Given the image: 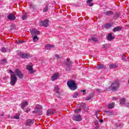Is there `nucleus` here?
I'll list each match as a JSON object with an SVG mask.
<instances>
[{
  "label": "nucleus",
  "instance_id": "obj_1",
  "mask_svg": "<svg viewBox=\"0 0 129 129\" xmlns=\"http://www.w3.org/2000/svg\"><path fill=\"white\" fill-rule=\"evenodd\" d=\"M67 84L69 88L73 91L76 90L78 87L77 86V84H76V82H75L74 80H70L68 81L67 82Z\"/></svg>",
  "mask_w": 129,
  "mask_h": 129
},
{
  "label": "nucleus",
  "instance_id": "obj_2",
  "mask_svg": "<svg viewBox=\"0 0 129 129\" xmlns=\"http://www.w3.org/2000/svg\"><path fill=\"white\" fill-rule=\"evenodd\" d=\"M30 33L33 37V42H37L39 40V37H38L37 35H40V31L36 29V28H33L32 30H30Z\"/></svg>",
  "mask_w": 129,
  "mask_h": 129
},
{
  "label": "nucleus",
  "instance_id": "obj_3",
  "mask_svg": "<svg viewBox=\"0 0 129 129\" xmlns=\"http://www.w3.org/2000/svg\"><path fill=\"white\" fill-rule=\"evenodd\" d=\"M119 88V82L118 80L114 81L108 87V89L111 91H116Z\"/></svg>",
  "mask_w": 129,
  "mask_h": 129
},
{
  "label": "nucleus",
  "instance_id": "obj_4",
  "mask_svg": "<svg viewBox=\"0 0 129 129\" xmlns=\"http://www.w3.org/2000/svg\"><path fill=\"white\" fill-rule=\"evenodd\" d=\"M43 108V106L37 104L35 107V111H32L33 113H38L39 115H42L43 114V111H42V109Z\"/></svg>",
  "mask_w": 129,
  "mask_h": 129
},
{
  "label": "nucleus",
  "instance_id": "obj_5",
  "mask_svg": "<svg viewBox=\"0 0 129 129\" xmlns=\"http://www.w3.org/2000/svg\"><path fill=\"white\" fill-rule=\"evenodd\" d=\"M10 84L12 86H15L18 81V78L16 76V75H11L10 78Z\"/></svg>",
  "mask_w": 129,
  "mask_h": 129
},
{
  "label": "nucleus",
  "instance_id": "obj_6",
  "mask_svg": "<svg viewBox=\"0 0 129 129\" xmlns=\"http://www.w3.org/2000/svg\"><path fill=\"white\" fill-rule=\"evenodd\" d=\"M15 76H18V78H20V79H23V78H24V74L20 70L16 69L15 70Z\"/></svg>",
  "mask_w": 129,
  "mask_h": 129
},
{
  "label": "nucleus",
  "instance_id": "obj_7",
  "mask_svg": "<svg viewBox=\"0 0 129 129\" xmlns=\"http://www.w3.org/2000/svg\"><path fill=\"white\" fill-rule=\"evenodd\" d=\"M18 55L20 58H22L23 59H29L30 58V55L28 53L22 52V51L18 52Z\"/></svg>",
  "mask_w": 129,
  "mask_h": 129
},
{
  "label": "nucleus",
  "instance_id": "obj_8",
  "mask_svg": "<svg viewBox=\"0 0 129 129\" xmlns=\"http://www.w3.org/2000/svg\"><path fill=\"white\" fill-rule=\"evenodd\" d=\"M49 20L45 19L39 22V26H40V27H45V28H47V27L49 26Z\"/></svg>",
  "mask_w": 129,
  "mask_h": 129
},
{
  "label": "nucleus",
  "instance_id": "obj_9",
  "mask_svg": "<svg viewBox=\"0 0 129 129\" xmlns=\"http://www.w3.org/2000/svg\"><path fill=\"white\" fill-rule=\"evenodd\" d=\"M35 123V119H27L26 122L27 126H32V124Z\"/></svg>",
  "mask_w": 129,
  "mask_h": 129
},
{
  "label": "nucleus",
  "instance_id": "obj_10",
  "mask_svg": "<svg viewBox=\"0 0 129 129\" xmlns=\"http://www.w3.org/2000/svg\"><path fill=\"white\" fill-rule=\"evenodd\" d=\"M26 69L30 72V73H31V74H34V73H35V71L33 69V63L27 65L26 66Z\"/></svg>",
  "mask_w": 129,
  "mask_h": 129
},
{
  "label": "nucleus",
  "instance_id": "obj_11",
  "mask_svg": "<svg viewBox=\"0 0 129 129\" xmlns=\"http://www.w3.org/2000/svg\"><path fill=\"white\" fill-rule=\"evenodd\" d=\"M73 120H75V121H81L82 120V117H81V115L78 114L74 115L72 117Z\"/></svg>",
  "mask_w": 129,
  "mask_h": 129
},
{
  "label": "nucleus",
  "instance_id": "obj_12",
  "mask_svg": "<svg viewBox=\"0 0 129 129\" xmlns=\"http://www.w3.org/2000/svg\"><path fill=\"white\" fill-rule=\"evenodd\" d=\"M80 108L81 109H83L84 111L87 112L88 111V108L86 107V104L85 103H81L80 104Z\"/></svg>",
  "mask_w": 129,
  "mask_h": 129
},
{
  "label": "nucleus",
  "instance_id": "obj_13",
  "mask_svg": "<svg viewBox=\"0 0 129 129\" xmlns=\"http://www.w3.org/2000/svg\"><path fill=\"white\" fill-rule=\"evenodd\" d=\"M55 113H57L56 110H54V109H49L46 112V114L47 115H51V114H55Z\"/></svg>",
  "mask_w": 129,
  "mask_h": 129
},
{
  "label": "nucleus",
  "instance_id": "obj_14",
  "mask_svg": "<svg viewBox=\"0 0 129 129\" xmlns=\"http://www.w3.org/2000/svg\"><path fill=\"white\" fill-rule=\"evenodd\" d=\"M114 39H115V37L114 36H112V33H110L107 36V40L108 41H109L110 42L112 41Z\"/></svg>",
  "mask_w": 129,
  "mask_h": 129
},
{
  "label": "nucleus",
  "instance_id": "obj_15",
  "mask_svg": "<svg viewBox=\"0 0 129 129\" xmlns=\"http://www.w3.org/2000/svg\"><path fill=\"white\" fill-rule=\"evenodd\" d=\"M60 76V75L58 73H54L53 76L51 77V80L52 81H55V80H57L58 79V77Z\"/></svg>",
  "mask_w": 129,
  "mask_h": 129
},
{
  "label": "nucleus",
  "instance_id": "obj_16",
  "mask_svg": "<svg viewBox=\"0 0 129 129\" xmlns=\"http://www.w3.org/2000/svg\"><path fill=\"white\" fill-rule=\"evenodd\" d=\"M7 18L8 20H10V21H15L16 20V16L14 15V14L10 13L8 16Z\"/></svg>",
  "mask_w": 129,
  "mask_h": 129
},
{
  "label": "nucleus",
  "instance_id": "obj_17",
  "mask_svg": "<svg viewBox=\"0 0 129 129\" xmlns=\"http://www.w3.org/2000/svg\"><path fill=\"white\" fill-rule=\"evenodd\" d=\"M96 69L98 70H101L102 69H106V66H104L103 64H98L97 66L96 67Z\"/></svg>",
  "mask_w": 129,
  "mask_h": 129
},
{
  "label": "nucleus",
  "instance_id": "obj_18",
  "mask_svg": "<svg viewBox=\"0 0 129 129\" xmlns=\"http://www.w3.org/2000/svg\"><path fill=\"white\" fill-rule=\"evenodd\" d=\"M21 106L22 109H25V107L28 106V102L26 101L22 102L21 104Z\"/></svg>",
  "mask_w": 129,
  "mask_h": 129
},
{
  "label": "nucleus",
  "instance_id": "obj_19",
  "mask_svg": "<svg viewBox=\"0 0 129 129\" xmlns=\"http://www.w3.org/2000/svg\"><path fill=\"white\" fill-rule=\"evenodd\" d=\"M64 63L66 64V66H70L71 64H72V62L70 60V59H67L64 61Z\"/></svg>",
  "mask_w": 129,
  "mask_h": 129
},
{
  "label": "nucleus",
  "instance_id": "obj_20",
  "mask_svg": "<svg viewBox=\"0 0 129 129\" xmlns=\"http://www.w3.org/2000/svg\"><path fill=\"white\" fill-rule=\"evenodd\" d=\"M121 27L120 26H117L113 28V32L115 33V32H119V31H121Z\"/></svg>",
  "mask_w": 129,
  "mask_h": 129
},
{
  "label": "nucleus",
  "instance_id": "obj_21",
  "mask_svg": "<svg viewBox=\"0 0 129 129\" xmlns=\"http://www.w3.org/2000/svg\"><path fill=\"white\" fill-rule=\"evenodd\" d=\"M112 26V23H106L104 25L105 29H110Z\"/></svg>",
  "mask_w": 129,
  "mask_h": 129
},
{
  "label": "nucleus",
  "instance_id": "obj_22",
  "mask_svg": "<svg viewBox=\"0 0 129 129\" xmlns=\"http://www.w3.org/2000/svg\"><path fill=\"white\" fill-rule=\"evenodd\" d=\"M109 67L110 69H114L115 68H117V67H118V66L114 63H112L109 65Z\"/></svg>",
  "mask_w": 129,
  "mask_h": 129
},
{
  "label": "nucleus",
  "instance_id": "obj_23",
  "mask_svg": "<svg viewBox=\"0 0 129 129\" xmlns=\"http://www.w3.org/2000/svg\"><path fill=\"white\" fill-rule=\"evenodd\" d=\"M45 47L46 50H50V49H52V48H54V47H55V45L47 44V45H45Z\"/></svg>",
  "mask_w": 129,
  "mask_h": 129
},
{
  "label": "nucleus",
  "instance_id": "obj_24",
  "mask_svg": "<svg viewBox=\"0 0 129 129\" xmlns=\"http://www.w3.org/2000/svg\"><path fill=\"white\" fill-rule=\"evenodd\" d=\"M120 16V13H119V12H116L114 15V17H113V19L114 20H116L117 19H118V18H119Z\"/></svg>",
  "mask_w": 129,
  "mask_h": 129
},
{
  "label": "nucleus",
  "instance_id": "obj_25",
  "mask_svg": "<svg viewBox=\"0 0 129 129\" xmlns=\"http://www.w3.org/2000/svg\"><path fill=\"white\" fill-rule=\"evenodd\" d=\"M108 108H109V109L114 108V102L109 103L108 106Z\"/></svg>",
  "mask_w": 129,
  "mask_h": 129
},
{
  "label": "nucleus",
  "instance_id": "obj_26",
  "mask_svg": "<svg viewBox=\"0 0 129 129\" xmlns=\"http://www.w3.org/2000/svg\"><path fill=\"white\" fill-rule=\"evenodd\" d=\"M93 0H87V4L89 7H93V3H92Z\"/></svg>",
  "mask_w": 129,
  "mask_h": 129
},
{
  "label": "nucleus",
  "instance_id": "obj_27",
  "mask_svg": "<svg viewBox=\"0 0 129 129\" xmlns=\"http://www.w3.org/2000/svg\"><path fill=\"white\" fill-rule=\"evenodd\" d=\"M104 112H105V113H107V115H113L114 113L113 112L110 111H107V110H105L104 111Z\"/></svg>",
  "mask_w": 129,
  "mask_h": 129
},
{
  "label": "nucleus",
  "instance_id": "obj_28",
  "mask_svg": "<svg viewBox=\"0 0 129 129\" xmlns=\"http://www.w3.org/2000/svg\"><path fill=\"white\" fill-rule=\"evenodd\" d=\"M113 14V12L111 11H107L106 13H105V15L106 16H110V15H112Z\"/></svg>",
  "mask_w": 129,
  "mask_h": 129
},
{
  "label": "nucleus",
  "instance_id": "obj_29",
  "mask_svg": "<svg viewBox=\"0 0 129 129\" xmlns=\"http://www.w3.org/2000/svg\"><path fill=\"white\" fill-rule=\"evenodd\" d=\"M120 104H125V98H122L120 99Z\"/></svg>",
  "mask_w": 129,
  "mask_h": 129
},
{
  "label": "nucleus",
  "instance_id": "obj_30",
  "mask_svg": "<svg viewBox=\"0 0 129 129\" xmlns=\"http://www.w3.org/2000/svg\"><path fill=\"white\" fill-rule=\"evenodd\" d=\"M71 70V67L70 66H66V71H70Z\"/></svg>",
  "mask_w": 129,
  "mask_h": 129
},
{
  "label": "nucleus",
  "instance_id": "obj_31",
  "mask_svg": "<svg viewBox=\"0 0 129 129\" xmlns=\"http://www.w3.org/2000/svg\"><path fill=\"white\" fill-rule=\"evenodd\" d=\"M59 90H60V89H59L58 86H56L54 88V91L55 92H59Z\"/></svg>",
  "mask_w": 129,
  "mask_h": 129
},
{
  "label": "nucleus",
  "instance_id": "obj_32",
  "mask_svg": "<svg viewBox=\"0 0 129 129\" xmlns=\"http://www.w3.org/2000/svg\"><path fill=\"white\" fill-rule=\"evenodd\" d=\"M7 62V59H3L1 60V64H6Z\"/></svg>",
  "mask_w": 129,
  "mask_h": 129
},
{
  "label": "nucleus",
  "instance_id": "obj_33",
  "mask_svg": "<svg viewBox=\"0 0 129 129\" xmlns=\"http://www.w3.org/2000/svg\"><path fill=\"white\" fill-rule=\"evenodd\" d=\"M22 20H23L24 21L27 20V14H24L22 17Z\"/></svg>",
  "mask_w": 129,
  "mask_h": 129
},
{
  "label": "nucleus",
  "instance_id": "obj_34",
  "mask_svg": "<svg viewBox=\"0 0 129 129\" xmlns=\"http://www.w3.org/2000/svg\"><path fill=\"white\" fill-rule=\"evenodd\" d=\"M121 57H122V60H124V61H125V62H126V61H127V60H126V56H125L124 54H123L121 55Z\"/></svg>",
  "mask_w": 129,
  "mask_h": 129
},
{
  "label": "nucleus",
  "instance_id": "obj_35",
  "mask_svg": "<svg viewBox=\"0 0 129 129\" xmlns=\"http://www.w3.org/2000/svg\"><path fill=\"white\" fill-rule=\"evenodd\" d=\"M46 12H48V6L47 5L44 7L43 10V13H46Z\"/></svg>",
  "mask_w": 129,
  "mask_h": 129
},
{
  "label": "nucleus",
  "instance_id": "obj_36",
  "mask_svg": "<svg viewBox=\"0 0 129 129\" xmlns=\"http://www.w3.org/2000/svg\"><path fill=\"white\" fill-rule=\"evenodd\" d=\"M94 41V42H97L98 40L97 38H96V37H92L91 38V39H89V41Z\"/></svg>",
  "mask_w": 129,
  "mask_h": 129
},
{
  "label": "nucleus",
  "instance_id": "obj_37",
  "mask_svg": "<svg viewBox=\"0 0 129 129\" xmlns=\"http://www.w3.org/2000/svg\"><path fill=\"white\" fill-rule=\"evenodd\" d=\"M79 94V93H78L74 94V95H73V98H77V96H78Z\"/></svg>",
  "mask_w": 129,
  "mask_h": 129
},
{
  "label": "nucleus",
  "instance_id": "obj_38",
  "mask_svg": "<svg viewBox=\"0 0 129 129\" xmlns=\"http://www.w3.org/2000/svg\"><path fill=\"white\" fill-rule=\"evenodd\" d=\"M79 112H81V109H78L75 110V113H78Z\"/></svg>",
  "mask_w": 129,
  "mask_h": 129
},
{
  "label": "nucleus",
  "instance_id": "obj_39",
  "mask_svg": "<svg viewBox=\"0 0 129 129\" xmlns=\"http://www.w3.org/2000/svg\"><path fill=\"white\" fill-rule=\"evenodd\" d=\"M30 7L32 8L33 10H35L36 9V6L33 4H30Z\"/></svg>",
  "mask_w": 129,
  "mask_h": 129
},
{
  "label": "nucleus",
  "instance_id": "obj_40",
  "mask_svg": "<svg viewBox=\"0 0 129 129\" xmlns=\"http://www.w3.org/2000/svg\"><path fill=\"white\" fill-rule=\"evenodd\" d=\"M81 92H83V95H85L86 94V90H83L81 91Z\"/></svg>",
  "mask_w": 129,
  "mask_h": 129
},
{
  "label": "nucleus",
  "instance_id": "obj_41",
  "mask_svg": "<svg viewBox=\"0 0 129 129\" xmlns=\"http://www.w3.org/2000/svg\"><path fill=\"white\" fill-rule=\"evenodd\" d=\"M98 113H99V112L98 111H96L95 112V115L98 119H99V118H98Z\"/></svg>",
  "mask_w": 129,
  "mask_h": 129
},
{
  "label": "nucleus",
  "instance_id": "obj_42",
  "mask_svg": "<svg viewBox=\"0 0 129 129\" xmlns=\"http://www.w3.org/2000/svg\"><path fill=\"white\" fill-rule=\"evenodd\" d=\"M96 91L97 92H102V90L101 89H96Z\"/></svg>",
  "mask_w": 129,
  "mask_h": 129
},
{
  "label": "nucleus",
  "instance_id": "obj_43",
  "mask_svg": "<svg viewBox=\"0 0 129 129\" xmlns=\"http://www.w3.org/2000/svg\"><path fill=\"white\" fill-rule=\"evenodd\" d=\"M17 43H18V44H23V43H25V41H24V40H23V41L19 40V41H18Z\"/></svg>",
  "mask_w": 129,
  "mask_h": 129
},
{
  "label": "nucleus",
  "instance_id": "obj_44",
  "mask_svg": "<svg viewBox=\"0 0 129 129\" xmlns=\"http://www.w3.org/2000/svg\"><path fill=\"white\" fill-rule=\"evenodd\" d=\"M1 51L2 52H3V53H4L5 52H7V49H6V48L4 47L2 49Z\"/></svg>",
  "mask_w": 129,
  "mask_h": 129
},
{
  "label": "nucleus",
  "instance_id": "obj_45",
  "mask_svg": "<svg viewBox=\"0 0 129 129\" xmlns=\"http://www.w3.org/2000/svg\"><path fill=\"white\" fill-rule=\"evenodd\" d=\"M55 95L57 97H59V96H60V92H55Z\"/></svg>",
  "mask_w": 129,
  "mask_h": 129
},
{
  "label": "nucleus",
  "instance_id": "obj_46",
  "mask_svg": "<svg viewBox=\"0 0 129 129\" xmlns=\"http://www.w3.org/2000/svg\"><path fill=\"white\" fill-rule=\"evenodd\" d=\"M89 96L90 97H91V98H93V96H94V93H91V94H90Z\"/></svg>",
  "mask_w": 129,
  "mask_h": 129
},
{
  "label": "nucleus",
  "instance_id": "obj_47",
  "mask_svg": "<svg viewBox=\"0 0 129 129\" xmlns=\"http://www.w3.org/2000/svg\"><path fill=\"white\" fill-rule=\"evenodd\" d=\"M92 99V98L90 97L89 96V97H88L87 98H86V99H85V100H86V101H88Z\"/></svg>",
  "mask_w": 129,
  "mask_h": 129
},
{
  "label": "nucleus",
  "instance_id": "obj_48",
  "mask_svg": "<svg viewBox=\"0 0 129 129\" xmlns=\"http://www.w3.org/2000/svg\"><path fill=\"white\" fill-rule=\"evenodd\" d=\"M30 109L29 108H27L26 110L25 111V112H27V113H29V111H30Z\"/></svg>",
  "mask_w": 129,
  "mask_h": 129
},
{
  "label": "nucleus",
  "instance_id": "obj_49",
  "mask_svg": "<svg viewBox=\"0 0 129 129\" xmlns=\"http://www.w3.org/2000/svg\"><path fill=\"white\" fill-rule=\"evenodd\" d=\"M15 119H19V118H20V116H19V115H16V116H14V117Z\"/></svg>",
  "mask_w": 129,
  "mask_h": 129
},
{
  "label": "nucleus",
  "instance_id": "obj_50",
  "mask_svg": "<svg viewBox=\"0 0 129 129\" xmlns=\"http://www.w3.org/2000/svg\"><path fill=\"white\" fill-rule=\"evenodd\" d=\"M107 47V44H105L103 45V47L104 48V49H106Z\"/></svg>",
  "mask_w": 129,
  "mask_h": 129
},
{
  "label": "nucleus",
  "instance_id": "obj_51",
  "mask_svg": "<svg viewBox=\"0 0 129 129\" xmlns=\"http://www.w3.org/2000/svg\"><path fill=\"white\" fill-rule=\"evenodd\" d=\"M9 72H10V73H11V74H13V75H14V74H15V72H14L13 71H12V70H9Z\"/></svg>",
  "mask_w": 129,
  "mask_h": 129
},
{
  "label": "nucleus",
  "instance_id": "obj_52",
  "mask_svg": "<svg viewBox=\"0 0 129 129\" xmlns=\"http://www.w3.org/2000/svg\"><path fill=\"white\" fill-rule=\"evenodd\" d=\"M56 58H57V59H61V57L58 55H55Z\"/></svg>",
  "mask_w": 129,
  "mask_h": 129
},
{
  "label": "nucleus",
  "instance_id": "obj_53",
  "mask_svg": "<svg viewBox=\"0 0 129 129\" xmlns=\"http://www.w3.org/2000/svg\"><path fill=\"white\" fill-rule=\"evenodd\" d=\"M99 121L101 122V123H102V122H103V120L102 119H100Z\"/></svg>",
  "mask_w": 129,
  "mask_h": 129
},
{
  "label": "nucleus",
  "instance_id": "obj_54",
  "mask_svg": "<svg viewBox=\"0 0 129 129\" xmlns=\"http://www.w3.org/2000/svg\"><path fill=\"white\" fill-rule=\"evenodd\" d=\"M116 97H113V100H116Z\"/></svg>",
  "mask_w": 129,
  "mask_h": 129
},
{
  "label": "nucleus",
  "instance_id": "obj_55",
  "mask_svg": "<svg viewBox=\"0 0 129 129\" xmlns=\"http://www.w3.org/2000/svg\"><path fill=\"white\" fill-rule=\"evenodd\" d=\"M126 107H127V108H129V105H127L126 106Z\"/></svg>",
  "mask_w": 129,
  "mask_h": 129
},
{
  "label": "nucleus",
  "instance_id": "obj_56",
  "mask_svg": "<svg viewBox=\"0 0 129 129\" xmlns=\"http://www.w3.org/2000/svg\"><path fill=\"white\" fill-rule=\"evenodd\" d=\"M95 129H98V127L97 126L95 127Z\"/></svg>",
  "mask_w": 129,
  "mask_h": 129
},
{
  "label": "nucleus",
  "instance_id": "obj_57",
  "mask_svg": "<svg viewBox=\"0 0 129 129\" xmlns=\"http://www.w3.org/2000/svg\"><path fill=\"white\" fill-rule=\"evenodd\" d=\"M96 123H98V121H96V122H95V124H96Z\"/></svg>",
  "mask_w": 129,
  "mask_h": 129
},
{
  "label": "nucleus",
  "instance_id": "obj_58",
  "mask_svg": "<svg viewBox=\"0 0 129 129\" xmlns=\"http://www.w3.org/2000/svg\"><path fill=\"white\" fill-rule=\"evenodd\" d=\"M2 116H4V115H5V114H2Z\"/></svg>",
  "mask_w": 129,
  "mask_h": 129
},
{
  "label": "nucleus",
  "instance_id": "obj_59",
  "mask_svg": "<svg viewBox=\"0 0 129 129\" xmlns=\"http://www.w3.org/2000/svg\"><path fill=\"white\" fill-rule=\"evenodd\" d=\"M72 129H77V128L75 127V128H73Z\"/></svg>",
  "mask_w": 129,
  "mask_h": 129
},
{
  "label": "nucleus",
  "instance_id": "obj_60",
  "mask_svg": "<svg viewBox=\"0 0 129 129\" xmlns=\"http://www.w3.org/2000/svg\"><path fill=\"white\" fill-rule=\"evenodd\" d=\"M10 116H8V118H10Z\"/></svg>",
  "mask_w": 129,
  "mask_h": 129
},
{
  "label": "nucleus",
  "instance_id": "obj_61",
  "mask_svg": "<svg viewBox=\"0 0 129 129\" xmlns=\"http://www.w3.org/2000/svg\"><path fill=\"white\" fill-rule=\"evenodd\" d=\"M128 83L129 84V80H128Z\"/></svg>",
  "mask_w": 129,
  "mask_h": 129
}]
</instances>
